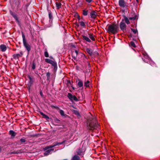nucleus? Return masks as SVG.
Listing matches in <instances>:
<instances>
[{
    "mask_svg": "<svg viewBox=\"0 0 160 160\" xmlns=\"http://www.w3.org/2000/svg\"><path fill=\"white\" fill-rule=\"evenodd\" d=\"M87 128L91 130L99 128V125L97 122L96 118L92 116L89 117L87 120Z\"/></svg>",
    "mask_w": 160,
    "mask_h": 160,
    "instance_id": "nucleus-1",
    "label": "nucleus"
},
{
    "mask_svg": "<svg viewBox=\"0 0 160 160\" xmlns=\"http://www.w3.org/2000/svg\"><path fill=\"white\" fill-rule=\"evenodd\" d=\"M119 31L118 25L116 23H113L108 25V32H112L113 34L117 33Z\"/></svg>",
    "mask_w": 160,
    "mask_h": 160,
    "instance_id": "nucleus-2",
    "label": "nucleus"
},
{
    "mask_svg": "<svg viewBox=\"0 0 160 160\" xmlns=\"http://www.w3.org/2000/svg\"><path fill=\"white\" fill-rule=\"evenodd\" d=\"M22 41L23 46L27 51L28 53V54L31 50V46L28 43H27L26 40L25 36L24 35L23 32H22Z\"/></svg>",
    "mask_w": 160,
    "mask_h": 160,
    "instance_id": "nucleus-3",
    "label": "nucleus"
},
{
    "mask_svg": "<svg viewBox=\"0 0 160 160\" xmlns=\"http://www.w3.org/2000/svg\"><path fill=\"white\" fill-rule=\"evenodd\" d=\"M9 13L12 16V17L15 19L16 22L18 23L19 26H20L21 23L20 21L19 20L18 18L17 15L13 13L11 10H9Z\"/></svg>",
    "mask_w": 160,
    "mask_h": 160,
    "instance_id": "nucleus-4",
    "label": "nucleus"
},
{
    "mask_svg": "<svg viewBox=\"0 0 160 160\" xmlns=\"http://www.w3.org/2000/svg\"><path fill=\"white\" fill-rule=\"evenodd\" d=\"M126 25L124 22V19H122L120 24V28L121 30L123 31V32H124V30H126Z\"/></svg>",
    "mask_w": 160,
    "mask_h": 160,
    "instance_id": "nucleus-5",
    "label": "nucleus"
},
{
    "mask_svg": "<svg viewBox=\"0 0 160 160\" xmlns=\"http://www.w3.org/2000/svg\"><path fill=\"white\" fill-rule=\"evenodd\" d=\"M76 152L77 153V155H79L80 156H81L82 157H83L84 155V153H83L82 151V148H78L76 150Z\"/></svg>",
    "mask_w": 160,
    "mask_h": 160,
    "instance_id": "nucleus-6",
    "label": "nucleus"
},
{
    "mask_svg": "<svg viewBox=\"0 0 160 160\" xmlns=\"http://www.w3.org/2000/svg\"><path fill=\"white\" fill-rule=\"evenodd\" d=\"M127 3L126 2H125L124 0H119L118 1V4L120 7L122 8H124L126 6Z\"/></svg>",
    "mask_w": 160,
    "mask_h": 160,
    "instance_id": "nucleus-7",
    "label": "nucleus"
},
{
    "mask_svg": "<svg viewBox=\"0 0 160 160\" xmlns=\"http://www.w3.org/2000/svg\"><path fill=\"white\" fill-rule=\"evenodd\" d=\"M28 78L29 79V81L28 84L29 85V86H32L34 82L33 78L31 77L30 75H28Z\"/></svg>",
    "mask_w": 160,
    "mask_h": 160,
    "instance_id": "nucleus-8",
    "label": "nucleus"
},
{
    "mask_svg": "<svg viewBox=\"0 0 160 160\" xmlns=\"http://www.w3.org/2000/svg\"><path fill=\"white\" fill-rule=\"evenodd\" d=\"M56 146H57V144H56V143L55 142L54 143H53L52 145L45 147L43 148V150H46L49 149H52V148Z\"/></svg>",
    "mask_w": 160,
    "mask_h": 160,
    "instance_id": "nucleus-9",
    "label": "nucleus"
},
{
    "mask_svg": "<svg viewBox=\"0 0 160 160\" xmlns=\"http://www.w3.org/2000/svg\"><path fill=\"white\" fill-rule=\"evenodd\" d=\"M81 36L82 38V40H85L86 42H91V40L88 37L84 35H82Z\"/></svg>",
    "mask_w": 160,
    "mask_h": 160,
    "instance_id": "nucleus-10",
    "label": "nucleus"
},
{
    "mask_svg": "<svg viewBox=\"0 0 160 160\" xmlns=\"http://www.w3.org/2000/svg\"><path fill=\"white\" fill-rule=\"evenodd\" d=\"M9 134L11 135V138H13L17 134V133L13 130H10L9 131Z\"/></svg>",
    "mask_w": 160,
    "mask_h": 160,
    "instance_id": "nucleus-11",
    "label": "nucleus"
},
{
    "mask_svg": "<svg viewBox=\"0 0 160 160\" xmlns=\"http://www.w3.org/2000/svg\"><path fill=\"white\" fill-rule=\"evenodd\" d=\"M54 150V149H49L46 150H45L46 151L44 152V154L45 155H47L50 154L51 153V152L52 151H53Z\"/></svg>",
    "mask_w": 160,
    "mask_h": 160,
    "instance_id": "nucleus-12",
    "label": "nucleus"
},
{
    "mask_svg": "<svg viewBox=\"0 0 160 160\" xmlns=\"http://www.w3.org/2000/svg\"><path fill=\"white\" fill-rule=\"evenodd\" d=\"M0 49L2 52H4L6 51L7 49V47L4 44H1L0 46Z\"/></svg>",
    "mask_w": 160,
    "mask_h": 160,
    "instance_id": "nucleus-13",
    "label": "nucleus"
},
{
    "mask_svg": "<svg viewBox=\"0 0 160 160\" xmlns=\"http://www.w3.org/2000/svg\"><path fill=\"white\" fill-rule=\"evenodd\" d=\"M93 51L90 48H87L86 52H87L90 56H92L93 54Z\"/></svg>",
    "mask_w": 160,
    "mask_h": 160,
    "instance_id": "nucleus-14",
    "label": "nucleus"
},
{
    "mask_svg": "<svg viewBox=\"0 0 160 160\" xmlns=\"http://www.w3.org/2000/svg\"><path fill=\"white\" fill-rule=\"evenodd\" d=\"M90 15L92 18L95 19L97 15V13L95 11H93L90 12Z\"/></svg>",
    "mask_w": 160,
    "mask_h": 160,
    "instance_id": "nucleus-15",
    "label": "nucleus"
},
{
    "mask_svg": "<svg viewBox=\"0 0 160 160\" xmlns=\"http://www.w3.org/2000/svg\"><path fill=\"white\" fill-rule=\"evenodd\" d=\"M40 113L42 116V118H45L46 120H48L50 119L48 116L44 114L42 112H40Z\"/></svg>",
    "mask_w": 160,
    "mask_h": 160,
    "instance_id": "nucleus-16",
    "label": "nucleus"
},
{
    "mask_svg": "<svg viewBox=\"0 0 160 160\" xmlns=\"http://www.w3.org/2000/svg\"><path fill=\"white\" fill-rule=\"evenodd\" d=\"M123 17L124 18V21L127 24H129L130 23V22L129 21V19L125 15L123 16Z\"/></svg>",
    "mask_w": 160,
    "mask_h": 160,
    "instance_id": "nucleus-17",
    "label": "nucleus"
},
{
    "mask_svg": "<svg viewBox=\"0 0 160 160\" xmlns=\"http://www.w3.org/2000/svg\"><path fill=\"white\" fill-rule=\"evenodd\" d=\"M22 150H18L17 151H14L13 152H10V154H18V153H22Z\"/></svg>",
    "mask_w": 160,
    "mask_h": 160,
    "instance_id": "nucleus-18",
    "label": "nucleus"
},
{
    "mask_svg": "<svg viewBox=\"0 0 160 160\" xmlns=\"http://www.w3.org/2000/svg\"><path fill=\"white\" fill-rule=\"evenodd\" d=\"M26 140L24 138H22L20 139L19 141H18V144L19 145H21L22 143L25 142Z\"/></svg>",
    "mask_w": 160,
    "mask_h": 160,
    "instance_id": "nucleus-19",
    "label": "nucleus"
},
{
    "mask_svg": "<svg viewBox=\"0 0 160 160\" xmlns=\"http://www.w3.org/2000/svg\"><path fill=\"white\" fill-rule=\"evenodd\" d=\"M80 158L78 155H74L72 157L71 160H80Z\"/></svg>",
    "mask_w": 160,
    "mask_h": 160,
    "instance_id": "nucleus-20",
    "label": "nucleus"
},
{
    "mask_svg": "<svg viewBox=\"0 0 160 160\" xmlns=\"http://www.w3.org/2000/svg\"><path fill=\"white\" fill-rule=\"evenodd\" d=\"M73 95H72V94L70 93H68L67 95L68 98L72 102L73 101Z\"/></svg>",
    "mask_w": 160,
    "mask_h": 160,
    "instance_id": "nucleus-21",
    "label": "nucleus"
},
{
    "mask_svg": "<svg viewBox=\"0 0 160 160\" xmlns=\"http://www.w3.org/2000/svg\"><path fill=\"white\" fill-rule=\"evenodd\" d=\"M13 58L14 59H18L19 57H21V56L19 54H14L12 56Z\"/></svg>",
    "mask_w": 160,
    "mask_h": 160,
    "instance_id": "nucleus-22",
    "label": "nucleus"
},
{
    "mask_svg": "<svg viewBox=\"0 0 160 160\" xmlns=\"http://www.w3.org/2000/svg\"><path fill=\"white\" fill-rule=\"evenodd\" d=\"M78 81H79L78 83V86L79 87H82L83 85V83L82 82L80 79H78Z\"/></svg>",
    "mask_w": 160,
    "mask_h": 160,
    "instance_id": "nucleus-23",
    "label": "nucleus"
},
{
    "mask_svg": "<svg viewBox=\"0 0 160 160\" xmlns=\"http://www.w3.org/2000/svg\"><path fill=\"white\" fill-rule=\"evenodd\" d=\"M90 82L89 80L85 81L84 83V86L86 88L89 87Z\"/></svg>",
    "mask_w": 160,
    "mask_h": 160,
    "instance_id": "nucleus-24",
    "label": "nucleus"
},
{
    "mask_svg": "<svg viewBox=\"0 0 160 160\" xmlns=\"http://www.w3.org/2000/svg\"><path fill=\"white\" fill-rule=\"evenodd\" d=\"M56 7L57 9H59L61 8L62 4L61 2H56Z\"/></svg>",
    "mask_w": 160,
    "mask_h": 160,
    "instance_id": "nucleus-25",
    "label": "nucleus"
},
{
    "mask_svg": "<svg viewBox=\"0 0 160 160\" xmlns=\"http://www.w3.org/2000/svg\"><path fill=\"white\" fill-rule=\"evenodd\" d=\"M88 35L90 38L93 41H95V39L94 38V36L91 33H88Z\"/></svg>",
    "mask_w": 160,
    "mask_h": 160,
    "instance_id": "nucleus-26",
    "label": "nucleus"
},
{
    "mask_svg": "<svg viewBox=\"0 0 160 160\" xmlns=\"http://www.w3.org/2000/svg\"><path fill=\"white\" fill-rule=\"evenodd\" d=\"M73 113L77 116H80V114L78 111L73 110H72Z\"/></svg>",
    "mask_w": 160,
    "mask_h": 160,
    "instance_id": "nucleus-27",
    "label": "nucleus"
},
{
    "mask_svg": "<svg viewBox=\"0 0 160 160\" xmlns=\"http://www.w3.org/2000/svg\"><path fill=\"white\" fill-rule=\"evenodd\" d=\"M88 11L86 9H85L82 10V14L84 16H86L88 15Z\"/></svg>",
    "mask_w": 160,
    "mask_h": 160,
    "instance_id": "nucleus-28",
    "label": "nucleus"
},
{
    "mask_svg": "<svg viewBox=\"0 0 160 160\" xmlns=\"http://www.w3.org/2000/svg\"><path fill=\"white\" fill-rule=\"evenodd\" d=\"M48 16L50 19L52 20L53 18L52 15V13L51 11H49L48 12Z\"/></svg>",
    "mask_w": 160,
    "mask_h": 160,
    "instance_id": "nucleus-29",
    "label": "nucleus"
},
{
    "mask_svg": "<svg viewBox=\"0 0 160 160\" xmlns=\"http://www.w3.org/2000/svg\"><path fill=\"white\" fill-rule=\"evenodd\" d=\"M79 23L80 24V26L83 28H85L86 25L84 22L83 21H79Z\"/></svg>",
    "mask_w": 160,
    "mask_h": 160,
    "instance_id": "nucleus-30",
    "label": "nucleus"
},
{
    "mask_svg": "<svg viewBox=\"0 0 160 160\" xmlns=\"http://www.w3.org/2000/svg\"><path fill=\"white\" fill-rule=\"evenodd\" d=\"M59 113L60 115L62 116H66L67 115L64 114V111L62 110H60L59 111Z\"/></svg>",
    "mask_w": 160,
    "mask_h": 160,
    "instance_id": "nucleus-31",
    "label": "nucleus"
},
{
    "mask_svg": "<svg viewBox=\"0 0 160 160\" xmlns=\"http://www.w3.org/2000/svg\"><path fill=\"white\" fill-rule=\"evenodd\" d=\"M130 45L131 46L133 47V48H135L136 47V46L134 42L133 41H131L130 42Z\"/></svg>",
    "mask_w": 160,
    "mask_h": 160,
    "instance_id": "nucleus-32",
    "label": "nucleus"
},
{
    "mask_svg": "<svg viewBox=\"0 0 160 160\" xmlns=\"http://www.w3.org/2000/svg\"><path fill=\"white\" fill-rule=\"evenodd\" d=\"M72 56L73 59H74V60H75L76 59L77 55H75V54H74V52H72Z\"/></svg>",
    "mask_w": 160,
    "mask_h": 160,
    "instance_id": "nucleus-33",
    "label": "nucleus"
},
{
    "mask_svg": "<svg viewBox=\"0 0 160 160\" xmlns=\"http://www.w3.org/2000/svg\"><path fill=\"white\" fill-rule=\"evenodd\" d=\"M45 50H46V51L44 52L45 56L46 58L49 57V54H48V52L47 51V49H46Z\"/></svg>",
    "mask_w": 160,
    "mask_h": 160,
    "instance_id": "nucleus-34",
    "label": "nucleus"
},
{
    "mask_svg": "<svg viewBox=\"0 0 160 160\" xmlns=\"http://www.w3.org/2000/svg\"><path fill=\"white\" fill-rule=\"evenodd\" d=\"M36 68V64L34 62H33L32 66V69L34 70Z\"/></svg>",
    "mask_w": 160,
    "mask_h": 160,
    "instance_id": "nucleus-35",
    "label": "nucleus"
},
{
    "mask_svg": "<svg viewBox=\"0 0 160 160\" xmlns=\"http://www.w3.org/2000/svg\"><path fill=\"white\" fill-rule=\"evenodd\" d=\"M52 60H51L48 58H46L45 59V62L49 64L51 63V62H52Z\"/></svg>",
    "mask_w": 160,
    "mask_h": 160,
    "instance_id": "nucleus-36",
    "label": "nucleus"
},
{
    "mask_svg": "<svg viewBox=\"0 0 160 160\" xmlns=\"http://www.w3.org/2000/svg\"><path fill=\"white\" fill-rule=\"evenodd\" d=\"M74 100L75 101L77 102L78 101V99L75 95L73 96V101Z\"/></svg>",
    "mask_w": 160,
    "mask_h": 160,
    "instance_id": "nucleus-37",
    "label": "nucleus"
},
{
    "mask_svg": "<svg viewBox=\"0 0 160 160\" xmlns=\"http://www.w3.org/2000/svg\"><path fill=\"white\" fill-rule=\"evenodd\" d=\"M137 16L135 15L134 17H130L129 18V19L130 20H135Z\"/></svg>",
    "mask_w": 160,
    "mask_h": 160,
    "instance_id": "nucleus-38",
    "label": "nucleus"
},
{
    "mask_svg": "<svg viewBox=\"0 0 160 160\" xmlns=\"http://www.w3.org/2000/svg\"><path fill=\"white\" fill-rule=\"evenodd\" d=\"M131 30L132 31V32H133V33L134 34H136L137 32H138V31L137 29H135L131 28Z\"/></svg>",
    "mask_w": 160,
    "mask_h": 160,
    "instance_id": "nucleus-39",
    "label": "nucleus"
},
{
    "mask_svg": "<svg viewBox=\"0 0 160 160\" xmlns=\"http://www.w3.org/2000/svg\"><path fill=\"white\" fill-rule=\"evenodd\" d=\"M50 64H52V65L53 66H55V65L57 64V63L56 62H54V61H53L52 60V62H51Z\"/></svg>",
    "mask_w": 160,
    "mask_h": 160,
    "instance_id": "nucleus-40",
    "label": "nucleus"
},
{
    "mask_svg": "<svg viewBox=\"0 0 160 160\" xmlns=\"http://www.w3.org/2000/svg\"><path fill=\"white\" fill-rule=\"evenodd\" d=\"M54 120L55 122L57 123H58L59 122H60V120L58 119L57 118H55Z\"/></svg>",
    "mask_w": 160,
    "mask_h": 160,
    "instance_id": "nucleus-41",
    "label": "nucleus"
},
{
    "mask_svg": "<svg viewBox=\"0 0 160 160\" xmlns=\"http://www.w3.org/2000/svg\"><path fill=\"white\" fill-rule=\"evenodd\" d=\"M74 24L75 25L76 28H78L79 27V25L77 22H75Z\"/></svg>",
    "mask_w": 160,
    "mask_h": 160,
    "instance_id": "nucleus-42",
    "label": "nucleus"
},
{
    "mask_svg": "<svg viewBox=\"0 0 160 160\" xmlns=\"http://www.w3.org/2000/svg\"><path fill=\"white\" fill-rule=\"evenodd\" d=\"M88 69L89 70H90L91 69V66L90 64V63L89 62H88Z\"/></svg>",
    "mask_w": 160,
    "mask_h": 160,
    "instance_id": "nucleus-43",
    "label": "nucleus"
},
{
    "mask_svg": "<svg viewBox=\"0 0 160 160\" xmlns=\"http://www.w3.org/2000/svg\"><path fill=\"white\" fill-rule=\"evenodd\" d=\"M50 74H51L49 72H48L46 73L47 77H50Z\"/></svg>",
    "mask_w": 160,
    "mask_h": 160,
    "instance_id": "nucleus-44",
    "label": "nucleus"
},
{
    "mask_svg": "<svg viewBox=\"0 0 160 160\" xmlns=\"http://www.w3.org/2000/svg\"><path fill=\"white\" fill-rule=\"evenodd\" d=\"M54 70L55 71H56L57 70V64L55 65V66H54Z\"/></svg>",
    "mask_w": 160,
    "mask_h": 160,
    "instance_id": "nucleus-45",
    "label": "nucleus"
},
{
    "mask_svg": "<svg viewBox=\"0 0 160 160\" xmlns=\"http://www.w3.org/2000/svg\"><path fill=\"white\" fill-rule=\"evenodd\" d=\"M55 143H56V144H57V145H61L63 143V142H59V143H58L57 142H55Z\"/></svg>",
    "mask_w": 160,
    "mask_h": 160,
    "instance_id": "nucleus-46",
    "label": "nucleus"
},
{
    "mask_svg": "<svg viewBox=\"0 0 160 160\" xmlns=\"http://www.w3.org/2000/svg\"><path fill=\"white\" fill-rule=\"evenodd\" d=\"M40 96L42 97H43V93H42V90H40Z\"/></svg>",
    "mask_w": 160,
    "mask_h": 160,
    "instance_id": "nucleus-47",
    "label": "nucleus"
},
{
    "mask_svg": "<svg viewBox=\"0 0 160 160\" xmlns=\"http://www.w3.org/2000/svg\"><path fill=\"white\" fill-rule=\"evenodd\" d=\"M77 18L78 19V20L79 21L80 19V16L78 13L77 14Z\"/></svg>",
    "mask_w": 160,
    "mask_h": 160,
    "instance_id": "nucleus-48",
    "label": "nucleus"
},
{
    "mask_svg": "<svg viewBox=\"0 0 160 160\" xmlns=\"http://www.w3.org/2000/svg\"><path fill=\"white\" fill-rule=\"evenodd\" d=\"M74 52V54H75V55H77L78 53V51L76 50H75V52Z\"/></svg>",
    "mask_w": 160,
    "mask_h": 160,
    "instance_id": "nucleus-49",
    "label": "nucleus"
},
{
    "mask_svg": "<svg viewBox=\"0 0 160 160\" xmlns=\"http://www.w3.org/2000/svg\"><path fill=\"white\" fill-rule=\"evenodd\" d=\"M85 0L87 2H88V3L91 2L92 1V0Z\"/></svg>",
    "mask_w": 160,
    "mask_h": 160,
    "instance_id": "nucleus-50",
    "label": "nucleus"
},
{
    "mask_svg": "<svg viewBox=\"0 0 160 160\" xmlns=\"http://www.w3.org/2000/svg\"><path fill=\"white\" fill-rule=\"evenodd\" d=\"M28 87H27V88L28 89V90L29 92L30 90V87L31 86H29V84H28Z\"/></svg>",
    "mask_w": 160,
    "mask_h": 160,
    "instance_id": "nucleus-51",
    "label": "nucleus"
},
{
    "mask_svg": "<svg viewBox=\"0 0 160 160\" xmlns=\"http://www.w3.org/2000/svg\"><path fill=\"white\" fill-rule=\"evenodd\" d=\"M19 54H20V55L21 56V57H22V56L23 55V53H22V51H21L20 52V53H19Z\"/></svg>",
    "mask_w": 160,
    "mask_h": 160,
    "instance_id": "nucleus-52",
    "label": "nucleus"
},
{
    "mask_svg": "<svg viewBox=\"0 0 160 160\" xmlns=\"http://www.w3.org/2000/svg\"><path fill=\"white\" fill-rule=\"evenodd\" d=\"M50 77H47V79L48 80L50 79Z\"/></svg>",
    "mask_w": 160,
    "mask_h": 160,
    "instance_id": "nucleus-53",
    "label": "nucleus"
},
{
    "mask_svg": "<svg viewBox=\"0 0 160 160\" xmlns=\"http://www.w3.org/2000/svg\"><path fill=\"white\" fill-rule=\"evenodd\" d=\"M49 58L51 59H53V58L51 56H50V57H49Z\"/></svg>",
    "mask_w": 160,
    "mask_h": 160,
    "instance_id": "nucleus-54",
    "label": "nucleus"
},
{
    "mask_svg": "<svg viewBox=\"0 0 160 160\" xmlns=\"http://www.w3.org/2000/svg\"><path fill=\"white\" fill-rule=\"evenodd\" d=\"M72 88L73 90H75V88L74 87H73L72 86Z\"/></svg>",
    "mask_w": 160,
    "mask_h": 160,
    "instance_id": "nucleus-55",
    "label": "nucleus"
},
{
    "mask_svg": "<svg viewBox=\"0 0 160 160\" xmlns=\"http://www.w3.org/2000/svg\"><path fill=\"white\" fill-rule=\"evenodd\" d=\"M54 125H55V126H59V125H58V124H54Z\"/></svg>",
    "mask_w": 160,
    "mask_h": 160,
    "instance_id": "nucleus-56",
    "label": "nucleus"
},
{
    "mask_svg": "<svg viewBox=\"0 0 160 160\" xmlns=\"http://www.w3.org/2000/svg\"><path fill=\"white\" fill-rule=\"evenodd\" d=\"M96 53L97 54H98V53L97 52H96Z\"/></svg>",
    "mask_w": 160,
    "mask_h": 160,
    "instance_id": "nucleus-57",
    "label": "nucleus"
},
{
    "mask_svg": "<svg viewBox=\"0 0 160 160\" xmlns=\"http://www.w3.org/2000/svg\"><path fill=\"white\" fill-rule=\"evenodd\" d=\"M68 82H69L70 83V80H69V81H68Z\"/></svg>",
    "mask_w": 160,
    "mask_h": 160,
    "instance_id": "nucleus-58",
    "label": "nucleus"
},
{
    "mask_svg": "<svg viewBox=\"0 0 160 160\" xmlns=\"http://www.w3.org/2000/svg\"><path fill=\"white\" fill-rule=\"evenodd\" d=\"M136 0L137 2H138V0Z\"/></svg>",
    "mask_w": 160,
    "mask_h": 160,
    "instance_id": "nucleus-59",
    "label": "nucleus"
},
{
    "mask_svg": "<svg viewBox=\"0 0 160 160\" xmlns=\"http://www.w3.org/2000/svg\"><path fill=\"white\" fill-rule=\"evenodd\" d=\"M50 2H52V0H51V1H50Z\"/></svg>",
    "mask_w": 160,
    "mask_h": 160,
    "instance_id": "nucleus-60",
    "label": "nucleus"
},
{
    "mask_svg": "<svg viewBox=\"0 0 160 160\" xmlns=\"http://www.w3.org/2000/svg\"><path fill=\"white\" fill-rule=\"evenodd\" d=\"M13 50H15V49H13Z\"/></svg>",
    "mask_w": 160,
    "mask_h": 160,
    "instance_id": "nucleus-61",
    "label": "nucleus"
}]
</instances>
